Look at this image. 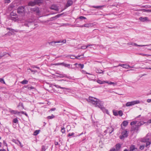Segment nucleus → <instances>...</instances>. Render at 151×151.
<instances>
[{"label":"nucleus","mask_w":151,"mask_h":151,"mask_svg":"<svg viewBox=\"0 0 151 151\" xmlns=\"http://www.w3.org/2000/svg\"><path fill=\"white\" fill-rule=\"evenodd\" d=\"M87 100L88 102L92 103L96 106L100 108L104 112H106L107 114H108V111L104 107L103 104L99 99L95 98L90 96L88 99H87Z\"/></svg>","instance_id":"f257e3e1"},{"label":"nucleus","mask_w":151,"mask_h":151,"mask_svg":"<svg viewBox=\"0 0 151 151\" xmlns=\"http://www.w3.org/2000/svg\"><path fill=\"white\" fill-rule=\"evenodd\" d=\"M143 124L144 123L143 122H142V123L141 122H139L137 123V125L132 126V128L131 131L137 132L138 130L139 127Z\"/></svg>","instance_id":"f03ea898"},{"label":"nucleus","mask_w":151,"mask_h":151,"mask_svg":"<svg viewBox=\"0 0 151 151\" xmlns=\"http://www.w3.org/2000/svg\"><path fill=\"white\" fill-rule=\"evenodd\" d=\"M10 16V19L12 20L15 22L19 18L17 14L13 12L11 13Z\"/></svg>","instance_id":"7ed1b4c3"},{"label":"nucleus","mask_w":151,"mask_h":151,"mask_svg":"<svg viewBox=\"0 0 151 151\" xmlns=\"http://www.w3.org/2000/svg\"><path fill=\"white\" fill-rule=\"evenodd\" d=\"M41 3V0H34V1H31L28 3V5L31 6H33L37 4H39Z\"/></svg>","instance_id":"20e7f679"},{"label":"nucleus","mask_w":151,"mask_h":151,"mask_svg":"<svg viewBox=\"0 0 151 151\" xmlns=\"http://www.w3.org/2000/svg\"><path fill=\"white\" fill-rule=\"evenodd\" d=\"M139 101H135L131 102H129L126 104V106H129L135 104H139Z\"/></svg>","instance_id":"39448f33"},{"label":"nucleus","mask_w":151,"mask_h":151,"mask_svg":"<svg viewBox=\"0 0 151 151\" xmlns=\"http://www.w3.org/2000/svg\"><path fill=\"white\" fill-rule=\"evenodd\" d=\"M122 136H120V138L121 139H123L124 138L127 137L128 136L127 132L126 130H124L122 132Z\"/></svg>","instance_id":"423d86ee"},{"label":"nucleus","mask_w":151,"mask_h":151,"mask_svg":"<svg viewBox=\"0 0 151 151\" xmlns=\"http://www.w3.org/2000/svg\"><path fill=\"white\" fill-rule=\"evenodd\" d=\"M17 11V13L19 14H24L25 12L24 7L23 6L19 7Z\"/></svg>","instance_id":"0eeeda50"},{"label":"nucleus","mask_w":151,"mask_h":151,"mask_svg":"<svg viewBox=\"0 0 151 151\" xmlns=\"http://www.w3.org/2000/svg\"><path fill=\"white\" fill-rule=\"evenodd\" d=\"M119 66H120L122 67L123 68H127V69H128L129 68H132V67L130 66L129 65L127 64H119L118 66H114L112 68H114V67H117ZM112 68V67L111 68Z\"/></svg>","instance_id":"6e6552de"},{"label":"nucleus","mask_w":151,"mask_h":151,"mask_svg":"<svg viewBox=\"0 0 151 151\" xmlns=\"http://www.w3.org/2000/svg\"><path fill=\"white\" fill-rule=\"evenodd\" d=\"M31 10L33 12H35L37 15H38L40 13L39 9L38 7L32 8L31 9Z\"/></svg>","instance_id":"1a4fd4ad"},{"label":"nucleus","mask_w":151,"mask_h":151,"mask_svg":"<svg viewBox=\"0 0 151 151\" xmlns=\"http://www.w3.org/2000/svg\"><path fill=\"white\" fill-rule=\"evenodd\" d=\"M50 9L52 10H54L56 11H58L59 10L57 6L55 4H52L50 7Z\"/></svg>","instance_id":"9d476101"},{"label":"nucleus","mask_w":151,"mask_h":151,"mask_svg":"<svg viewBox=\"0 0 151 151\" xmlns=\"http://www.w3.org/2000/svg\"><path fill=\"white\" fill-rule=\"evenodd\" d=\"M93 26V24L92 23H87L84 24V25H81L78 27H92Z\"/></svg>","instance_id":"9b49d317"},{"label":"nucleus","mask_w":151,"mask_h":151,"mask_svg":"<svg viewBox=\"0 0 151 151\" xmlns=\"http://www.w3.org/2000/svg\"><path fill=\"white\" fill-rule=\"evenodd\" d=\"M62 15V14H58L56 15L55 16H54V17H51V18H50V21H52L54 19H56L57 18L60 17Z\"/></svg>","instance_id":"f8f14e48"},{"label":"nucleus","mask_w":151,"mask_h":151,"mask_svg":"<svg viewBox=\"0 0 151 151\" xmlns=\"http://www.w3.org/2000/svg\"><path fill=\"white\" fill-rule=\"evenodd\" d=\"M127 44L128 45H132L139 47H143L146 46L145 45H137L136 43H133L132 42L128 43H127Z\"/></svg>","instance_id":"ddd939ff"},{"label":"nucleus","mask_w":151,"mask_h":151,"mask_svg":"<svg viewBox=\"0 0 151 151\" xmlns=\"http://www.w3.org/2000/svg\"><path fill=\"white\" fill-rule=\"evenodd\" d=\"M139 19L140 21L142 22L150 21V20H148V18L147 17H140L139 18Z\"/></svg>","instance_id":"4468645a"},{"label":"nucleus","mask_w":151,"mask_h":151,"mask_svg":"<svg viewBox=\"0 0 151 151\" xmlns=\"http://www.w3.org/2000/svg\"><path fill=\"white\" fill-rule=\"evenodd\" d=\"M137 149L134 145H132L130 148L129 151H137Z\"/></svg>","instance_id":"2eb2a0df"},{"label":"nucleus","mask_w":151,"mask_h":151,"mask_svg":"<svg viewBox=\"0 0 151 151\" xmlns=\"http://www.w3.org/2000/svg\"><path fill=\"white\" fill-rule=\"evenodd\" d=\"M73 4V1L71 0H68V1L66 5V6L68 7L71 5Z\"/></svg>","instance_id":"dca6fc26"},{"label":"nucleus","mask_w":151,"mask_h":151,"mask_svg":"<svg viewBox=\"0 0 151 151\" xmlns=\"http://www.w3.org/2000/svg\"><path fill=\"white\" fill-rule=\"evenodd\" d=\"M57 44V41H52L49 42V44L50 45L53 46H58V44Z\"/></svg>","instance_id":"f3484780"},{"label":"nucleus","mask_w":151,"mask_h":151,"mask_svg":"<svg viewBox=\"0 0 151 151\" xmlns=\"http://www.w3.org/2000/svg\"><path fill=\"white\" fill-rule=\"evenodd\" d=\"M76 65V67L78 68H80L81 69H83L84 67V65L83 64L75 63L74 65Z\"/></svg>","instance_id":"a211bd4d"},{"label":"nucleus","mask_w":151,"mask_h":151,"mask_svg":"<svg viewBox=\"0 0 151 151\" xmlns=\"http://www.w3.org/2000/svg\"><path fill=\"white\" fill-rule=\"evenodd\" d=\"M106 131L109 132V134H110L114 131V129L111 127L108 128H107V129L106 130Z\"/></svg>","instance_id":"6ab92c4d"},{"label":"nucleus","mask_w":151,"mask_h":151,"mask_svg":"<svg viewBox=\"0 0 151 151\" xmlns=\"http://www.w3.org/2000/svg\"><path fill=\"white\" fill-rule=\"evenodd\" d=\"M83 54L82 55H79L78 56H74V55H70V58L71 59H75V58H76V59H79V57H80V56H83Z\"/></svg>","instance_id":"aec40b11"},{"label":"nucleus","mask_w":151,"mask_h":151,"mask_svg":"<svg viewBox=\"0 0 151 151\" xmlns=\"http://www.w3.org/2000/svg\"><path fill=\"white\" fill-rule=\"evenodd\" d=\"M94 45V44H90L88 45H87L86 46H83L81 47V48L82 49H85L90 46H92Z\"/></svg>","instance_id":"412c9836"},{"label":"nucleus","mask_w":151,"mask_h":151,"mask_svg":"<svg viewBox=\"0 0 151 151\" xmlns=\"http://www.w3.org/2000/svg\"><path fill=\"white\" fill-rule=\"evenodd\" d=\"M115 149L116 150L118 151L121 148V145L120 144H117L115 145Z\"/></svg>","instance_id":"4be33fe9"},{"label":"nucleus","mask_w":151,"mask_h":151,"mask_svg":"<svg viewBox=\"0 0 151 151\" xmlns=\"http://www.w3.org/2000/svg\"><path fill=\"white\" fill-rule=\"evenodd\" d=\"M96 72L99 73H103V74L104 71L100 69L99 68H96Z\"/></svg>","instance_id":"5701e85b"},{"label":"nucleus","mask_w":151,"mask_h":151,"mask_svg":"<svg viewBox=\"0 0 151 151\" xmlns=\"http://www.w3.org/2000/svg\"><path fill=\"white\" fill-rule=\"evenodd\" d=\"M53 85L55 87L57 88H60L61 89H65L66 90L68 89V88H66L61 87L60 86H59V85Z\"/></svg>","instance_id":"b1692460"},{"label":"nucleus","mask_w":151,"mask_h":151,"mask_svg":"<svg viewBox=\"0 0 151 151\" xmlns=\"http://www.w3.org/2000/svg\"><path fill=\"white\" fill-rule=\"evenodd\" d=\"M56 74H58L59 75V76H57L56 77H60V78H63L66 76V75L65 74H60L59 73H56Z\"/></svg>","instance_id":"393cba45"},{"label":"nucleus","mask_w":151,"mask_h":151,"mask_svg":"<svg viewBox=\"0 0 151 151\" xmlns=\"http://www.w3.org/2000/svg\"><path fill=\"white\" fill-rule=\"evenodd\" d=\"M28 81L26 80H24L22 81L20 83L23 84H27L28 83Z\"/></svg>","instance_id":"a878e982"},{"label":"nucleus","mask_w":151,"mask_h":151,"mask_svg":"<svg viewBox=\"0 0 151 151\" xmlns=\"http://www.w3.org/2000/svg\"><path fill=\"white\" fill-rule=\"evenodd\" d=\"M128 124V122L127 121H124L122 123V125L124 126H127Z\"/></svg>","instance_id":"bb28decb"},{"label":"nucleus","mask_w":151,"mask_h":151,"mask_svg":"<svg viewBox=\"0 0 151 151\" xmlns=\"http://www.w3.org/2000/svg\"><path fill=\"white\" fill-rule=\"evenodd\" d=\"M137 54H138V55H141L142 56H146L147 57H148V56H150V55H148V54H143V53H138Z\"/></svg>","instance_id":"cd10ccee"},{"label":"nucleus","mask_w":151,"mask_h":151,"mask_svg":"<svg viewBox=\"0 0 151 151\" xmlns=\"http://www.w3.org/2000/svg\"><path fill=\"white\" fill-rule=\"evenodd\" d=\"M34 20L33 19H29L26 22H28L29 23L34 22Z\"/></svg>","instance_id":"c85d7f7f"},{"label":"nucleus","mask_w":151,"mask_h":151,"mask_svg":"<svg viewBox=\"0 0 151 151\" xmlns=\"http://www.w3.org/2000/svg\"><path fill=\"white\" fill-rule=\"evenodd\" d=\"M55 116L53 114H52L51 116H49L47 117V118L48 119H53L55 117Z\"/></svg>","instance_id":"c756f323"},{"label":"nucleus","mask_w":151,"mask_h":151,"mask_svg":"<svg viewBox=\"0 0 151 151\" xmlns=\"http://www.w3.org/2000/svg\"><path fill=\"white\" fill-rule=\"evenodd\" d=\"M40 130H36L35 131L34 133V134L35 135H36L38 134L39 133Z\"/></svg>","instance_id":"7c9ffc66"},{"label":"nucleus","mask_w":151,"mask_h":151,"mask_svg":"<svg viewBox=\"0 0 151 151\" xmlns=\"http://www.w3.org/2000/svg\"><path fill=\"white\" fill-rule=\"evenodd\" d=\"M149 139L148 138H144L142 139V141L143 142H146L149 141Z\"/></svg>","instance_id":"2f4dec72"},{"label":"nucleus","mask_w":151,"mask_h":151,"mask_svg":"<svg viewBox=\"0 0 151 151\" xmlns=\"http://www.w3.org/2000/svg\"><path fill=\"white\" fill-rule=\"evenodd\" d=\"M12 141L16 143V144H17L18 145H19V141L18 140H15V139H13L12 140Z\"/></svg>","instance_id":"473e14b6"},{"label":"nucleus","mask_w":151,"mask_h":151,"mask_svg":"<svg viewBox=\"0 0 151 151\" xmlns=\"http://www.w3.org/2000/svg\"><path fill=\"white\" fill-rule=\"evenodd\" d=\"M102 6H93L92 7L93 8H95L96 9H100L101 8Z\"/></svg>","instance_id":"72a5a7b5"},{"label":"nucleus","mask_w":151,"mask_h":151,"mask_svg":"<svg viewBox=\"0 0 151 151\" xmlns=\"http://www.w3.org/2000/svg\"><path fill=\"white\" fill-rule=\"evenodd\" d=\"M118 114L121 116H122L123 114L122 111L121 110L118 111Z\"/></svg>","instance_id":"f704fd0d"},{"label":"nucleus","mask_w":151,"mask_h":151,"mask_svg":"<svg viewBox=\"0 0 151 151\" xmlns=\"http://www.w3.org/2000/svg\"><path fill=\"white\" fill-rule=\"evenodd\" d=\"M61 132L63 134L65 133V128L64 127H61Z\"/></svg>","instance_id":"c9c22d12"},{"label":"nucleus","mask_w":151,"mask_h":151,"mask_svg":"<svg viewBox=\"0 0 151 151\" xmlns=\"http://www.w3.org/2000/svg\"><path fill=\"white\" fill-rule=\"evenodd\" d=\"M46 150L45 147V146H42V147L41 151H45Z\"/></svg>","instance_id":"e433bc0d"},{"label":"nucleus","mask_w":151,"mask_h":151,"mask_svg":"<svg viewBox=\"0 0 151 151\" xmlns=\"http://www.w3.org/2000/svg\"><path fill=\"white\" fill-rule=\"evenodd\" d=\"M113 113L114 115L115 116H117L118 114V112H117V111H113Z\"/></svg>","instance_id":"4c0bfd02"},{"label":"nucleus","mask_w":151,"mask_h":151,"mask_svg":"<svg viewBox=\"0 0 151 151\" xmlns=\"http://www.w3.org/2000/svg\"><path fill=\"white\" fill-rule=\"evenodd\" d=\"M57 43H58L59 44H58V45H62L63 43H62L61 41H57Z\"/></svg>","instance_id":"58836bf2"},{"label":"nucleus","mask_w":151,"mask_h":151,"mask_svg":"<svg viewBox=\"0 0 151 151\" xmlns=\"http://www.w3.org/2000/svg\"><path fill=\"white\" fill-rule=\"evenodd\" d=\"M97 82L100 84H102L104 83V81H102L100 80H98L97 81Z\"/></svg>","instance_id":"ea45409f"},{"label":"nucleus","mask_w":151,"mask_h":151,"mask_svg":"<svg viewBox=\"0 0 151 151\" xmlns=\"http://www.w3.org/2000/svg\"><path fill=\"white\" fill-rule=\"evenodd\" d=\"M137 121H133L132 122L130 123V124L131 125H135L137 124Z\"/></svg>","instance_id":"a19ab883"},{"label":"nucleus","mask_w":151,"mask_h":151,"mask_svg":"<svg viewBox=\"0 0 151 151\" xmlns=\"http://www.w3.org/2000/svg\"><path fill=\"white\" fill-rule=\"evenodd\" d=\"M11 2L10 0H5L4 1V3L5 4L9 3Z\"/></svg>","instance_id":"79ce46f5"},{"label":"nucleus","mask_w":151,"mask_h":151,"mask_svg":"<svg viewBox=\"0 0 151 151\" xmlns=\"http://www.w3.org/2000/svg\"><path fill=\"white\" fill-rule=\"evenodd\" d=\"M10 31L13 33H14V32H18V30H15L14 29H11V30H10Z\"/></svg>","instance_id":"37998d69"},{"label":"nucleus","mask_w":151,"mask_h":151,"mask_svg":"<svg viewBox=\"0 0 151 151\" xmlns=\"http://www.w3.org/2000/svg\"><path fill=\"white\" fill-rule=\"evenodd\" d=\"M0 82H1V83H3L4 84H5V83L4 81V79L2 78H0Z\"/></svg>","instance_id":"c03bdc74"},{"label":"nucleus","mask_w":151,"mask_h":151,"mask_svg":"<svg viewBox=\"0 0 151 151\" xmlns=\"http://www.w3.org/2000/svg\"><path fill=\"white\" fill-rule=\"evenodd\" d=\"M79 19H80L81 20H82V19H86V18L85 17H84L83 16H80L79 17Z\"/></svg>","instance_id":"a18cd8bd"},{"label":"nucleus","mask_w":151,"mask_h":151,"mask_svg":"<svg viewBox=\"0 0 151 151\" xmlns=\"http://www.w3.org/2000/svg\"><path fill=\"white\" fill-rule=\"evenodd\" d=\"M142 11L145 12H149V9H141Z\"/></svg>","instance_id":"49530a36"},{"label":"nucleus","mask_w":151,"mask_h":151,"mask_svg":"<svg viewBox=\"0 0 151 151\" xmlns=\"http://www.w3.org/2000/svg\"><path fill=\"white\" fill-rule=\"evenodd\" d=\"M29 23H24V24H22V26H25L26 27H29Z\"/></svg>","instance_id":"de8ad7c7"},{"label":"nucleus","mask_w":151,"mask_h":151,"mask_svg":"<svg viewBox=\"0 0 151 151\" xmlns=\"http://www.w3.org/2000/svg\"><path fill=\"white\" fill-rule=\"evenodd\" d=\"M146 143V147H147L148 145H150L151 144V142H149V141H148Z\"/></svg>","instance_id":"09e8293b"},{"label":"nucleus","mask_w":151,"mask_h":151,"mask_svg":"<svg viewBox=\"0 0 151 151\" xmlns=\"http://www.w3.org/2000/svg\"><path fill=\"white\" fill-rule=\"evenodd\" d=\"M145 147V145H142L140 146L139 147V149L141 150H142L144 149Z\"/></svg>","instance_id":"8fccbe9b"},{"label":"nucleus","mask_w":151,"mask_h":151,"mask_svg":"<svg viewBox=\"0 0 151 151\" xmlns=\"http://www.w3.org/2000/svg\"><path fill=\"white\" fill-rule=\"evenodd\" d=\"M18 120L17 118H15L14 119L13 121V122L15 123H17L18 122Z\"/></svg>","instance_id":"3c124183"},{"label":"nucleus","mask_w":151,"mask_h":151,"mask_svg":"<svg viewBox=\"0 0 151 151\" xmlns=\"http://www.w3.org/2000/svg\"><path fill=\"white\" fill-rule=\"evenodd\" d=\"M74 133H69L68 134V136L70 137V136H73L74 135Z\"/></svg>","instance_id":"603ef678"},{"label":"nucleus","mask_w":151,"mask_h":151,"mask_svg":"<svg viewBox=\"0 0 151 151\" xmlns=\"http://www.w3.org/2000/svg\"><path fill=\"white\" fill-rule=\"evenodd\" d=\"M110 151H117L116 150V149L114 148H113L110 150Z\"/></svg>","instance_id":"864d4df0"},{"label":"nucleus","mask_w":151,"mask_h":151,"mask_svg":"<svg viewBox=\"0 0 151 151\" xmlns=\"http://www.w3.org/2000/svg\"><path fill=\"white\" fill-rule=\"evenodd\" d=\"M11 113H13L14 114H16L17 113V111L14 110H12L11 111Z\"/></svg>","instance_id":"5fc2aeb1"},{"label":"nucleus","mask_w":151,"mask_h":151,"mask_svg":"<svg viewBox=\"0 0 151 151\" xmlns=\"http://www.w3.org/2000/svg\"><path fill=\"white\" fill-rule=\"evenodd\" d=\"M65 64V63H58V65H62L64 66Z\"/></svg>","instance_id":"6e6d98bb"},{"label":"nucleus","mask_w":151,"mask_h":151,"mask_svg":"<svg viewBox=\"0 0 151 151\" xmlns=\"http://www.w3.org/2000/svg\"><path fill=\"white\" fill-rule=\"evenodd\" d=\"M144 7H145L146 8H150V7H151V6H143Z\"/></svg>","instance_id":"4d7b16f0"},{"label":"nucleus","mask_w":151,"mask_h":151,"mask_svg":"<svg viewBox=\"0 0 151 151\" xmlns=\"http://www.w3.org/2000/svg\"><path fill=\"white\" fill-rule=\"evenodd\" d=\"M28 88L29 90H31V89H34V88L32 86H31V87H29Z\"/></svg>","instance_id":"13d9d810"},{"label":"nucleus","mask_w":151,"mask_h":151,"mask_svg":"<svg viewBox=\"0 0 151 151\" xmlns=\"http://www.w3.org/2000/svg\"><path fill=\"white\" fill-rule=\"evenodd\" d=\"M61 41H62V43H65L66 42V40H63Z\"/></svg>","instance_id":"bf43d9fd"},{"label":"nucleus","mask_w":151,"mask_h":151,"mask_svg":"<svg viewBox=\"0 0 151 151\" xmlns=\"http://www.w3.org/2000/svg\"><path fill=\"white\" fill-rule=\"evenodd\" d=\"M18 114H19L20 113H21L22 114H24L25 113L23 111H22L21 112H18Z\"/></svg>","instance_id":"052dcab7"},{"label":"nucleus","mask_w":151,"mask_h":151,"mask_svg":"<svg viewBox=\"0 0 151 151\" xmlns=\"http://www.w3.org/2000/svg\"><path fill=\"white\" fill-rule=\"evenodd\" d=\"M151 123V119L149 120L147 122V124H149Z\"/></svg>","instance_id":"680f3d73"},{"label":"nucleus","mask_w":151,"mask_h":151,"mask_svg":"<svg viewBox=\"0 0 151 151\" xmlns=\"http://www.w3.org/2000/svg\"><path fill=\"white\" fill-rule=\"evenodd\" d=\"M3 143L4 145H6V146H7V144L5 141H3Z\"/></svg>","instance_id":"e2e57ef3"},{"label":"nucleus","mask_w":151,"mask_h":151,"mask_svg":"<svg viewBox=\"0 0 151 151\" xmlns=\"http://www.w3.org/2000/svg\"><path fill=\"white\" fill-rule=\"evenodd\" d=\"M19 144L20 145V146L21 147H23V145L20 142H19Z\"/></svg>","instance_id":"0e129e2a"},{"label":"nucleus","mask_w":151,"mask_h":151,"mask_svg":"<svg viewBox=\"0 0 151 151\" xmlns=\"http://www.w3.org/2000/svg\"><path fill=\"white\" fill-rule=\"evenodd\" d=\"M147 102H151V99H148L147 100Z\"/></svg>","instance_id":"69168bd1"},{"label":"nucleus","mask_w":151,"mask_h":151,"mask_svg":"<svg viewBox=\"0 0 151 151\" xmlns=\"http://www.w3.org/2000/svg\"><path fill=\"white\" fill-rule=\"evenodd\" d=\"M58 143L57 142H55V145H58Z\"/></svg>","instance_id":"338daca9"},{"label":"nucleus","mask_w":151,"mask_h":151,"mask_svg":"<svg viewBox=\"0 0 151 151\" xmlns=\"http://www.w3.org/2000/svg\"><path fill=\"white\" fill-rule=\"evenodd\" d=\"M55 108H52L50 109V110L51 111H55Z\"/></svg>","instance_id":"774afa93"}]
</instances>
